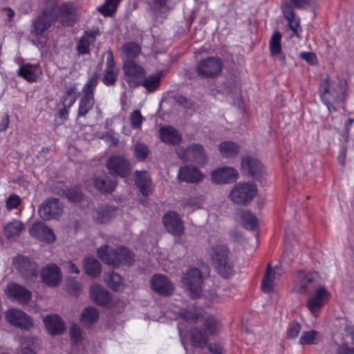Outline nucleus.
<instances>
[{
	"instance_id": "nucleus-12",
	"label": "nucleus",
	"mask_w": 354,
	"mask_h": 354,
	"mask_svg": "<svg viewBox=\"0 0 354 354\" xmlns=\"http://www.w3.org/2000/svg\"><path fill=\"white\" fill-rule=\"evenodd\" d=\"M318 278L316 272L298 271L293 290L297 293H306L317 281Z\"/></svg>"
},
{
	"instance_id": "nucleus-26",
	"label": "nucleus",
	"mask_w": 354,
	"mask_h": 354,
	"mask_svg": "<svg viewBox=\"0 0 354 354\" xmlns=\"http://www.w3.org/2000/svg\"><path fill=\"white\" fill-rule=\"evenodd\" d=\"M44 323L50 335H60L66 330L64 322L57 315H50L44 317Z\"/></svg>"
},
{
	"instance_id": "nucleus-48",
	"label": "nucleus",
	"mask_w": 354,
	"mask_h": 354,
	"mask_svg": "<svg viewBox=\"0 0 354 354\" xmlns=\"http://www.w3.org/2000/svg\"><path fill=\"white\" fill-rule=\"evenodd\" d=\"M122 49L123 53L129 59L137 57L140 53V46L134 42H130L124 44Z\"/></svg>"
},
{
	"instance_id": "nucleus-47",
	"label": "nucleus",
	"mask_w": 354,
	"mask_h": 354,
	"mask_svg": "<svg viewBox=\"0 0 354 354\" xmlns=\"http://www.w3.org/2000/svg\"><path fill=\"white\" fill-rule=\"evenodd\" d=\"M121 0H106L103 5L98 8L104 16L109 17L115 10Z\"/></svg>"
},
{
	"instance_id": "nucleus-63",
	"label": "nucleus",
	"mask_w": 354,
	"mask_h": 354,
	"mask_svg": "<svg viewBox=\"0 0 354 354\" xmlns=\"http://www.w3.org/2000/svg\"><path fill=\"white\" fill-rule=\"evenodd\" d=\"M66 269L70 273H74V274H79L80 270L76 266L75 263H73L72 261H68L65 263Z\"/></svg>"
},
{
	"instance_id": "nucleus-8",
	"label": "nucleus",
	"mask_w": 354,
	"mask_h": 354,
	"mask_svg": "<svg viewBox=\"0 0 354 354\" xmlns=\"http://www.w3.org/2000/svg\"><path fill=\"white\" fill-rule=\"evenodd\" d=\"M5 315L7 322L13 326L23 330H29L33 326L32 318L19 308H9L6 310Z\"/></svg>"
},
{
	"instance_id": "nucleus-16",
	"label": "nucleus",
	"mask_w": 354,
	"mask_h": 354,
	"mask_svg": "<svg viewBox=\"0 0 354 354\" xmlns=\"http://www.w3.org/2000/svg\"><path fill=\"white\" fill-rule=\"evenodd\" d=\"M6 292L10 298L21 304L28 303L32 297L30 291L16 283H9L7 286Z\"/></svg>"
},
{
	"instance_id": "nucleus-46",
	"label": "nucleus",
	"mask_w": 354,
	"mask_h": 354,
	"mask_svg": "<svg viewBox=\"0 0 354 354\" xmlns=\"http://www.w3.org/2000/svg\"><path fill=\"white\" fill-rule=\"evenodd\" d=\"M94 104V97L91 95H84L80 99L78 108V116L84 117L92 109Z\"/></svg>"
},
{
	"instance_id": "nucleus-44",
	"label": "nucleus",
	"mask_w": 354,
	"mask_h": 354,
	"mask_svg": "<svg viewBox=\"0 0 354 354\" xmlns=\"http://www.w3.org/2000/svg\"><path fill=\"white\" fill-rule=\"evenodd\" d=\"M322 340V335L316 330H308L302 333L299 344L301 345L317 344Z\"/></svg>"
},
{
	"instance_id": "nucleus-51",
	"label": "nucleus",
	"mask_w": 354,
	"mask_h": 354,
	"mask_svg": "<svg viewBox=\"0 0 354 354\" xmlns=\"http://www.w3.org/2000/svg\"><path fill=\"white\" fill-rule=\"evenodd\" d=\"M131 126L133 129H140L143 122V118L139 110H134L129 117Z\"/></svg>"
},
{
	"instance_id": "nucleus-2",
	"label": "nucleus",
	"mask_w": 354,
	"mask_h": 354,
	"mask_svg": "<svg viewBox=\"0 0 354 354\" xmlns=\"http://www.w3.org/2000/svg\"><path fill=\"white\" fill-rule=\"evenodd\" d=\"M99 258L106 264L118 268L120 264H131L133 255L125 248H113L108 245H102L97 250Z\"/></svg>"
},
{
	"instance_id": "nucleus-7",
	"label": "nucleus",
	"mask_w": 354,
	"mask_h": 354,
	"mask_svg": "<svg viewBox=\"0 0 354 354\" xmlns=\"http://www.w3.org/2000/svg\"><path fill=\"white\" fill-rule=\"evenodd\" d=\"M222 70V62L214 57L201 59L197 66V74L204 78L214 77L218 75Z\"/></svg>"
},
{
	"instance_id": "nucleus-14",
	"label": "nucleus",
	"mask_w": 354,
	"mask_h": 354,
	"mask_svg": "<svg viewBox=\"0 0 354 354\" xmlns=\"http://www.w3.org/2000/svg\"><path fill=\"white\" fill-rule=\"evenodd\" d=\"M63 211V206L56 198L46 200L39 208V214L44 220L57 218Z\"/></svg>"
},
{
	"instance_id": "nucleus-56",
	"label": "nucleus",
	"mask_w": 354,
	"mask_h": 354,
	"mask_svg": "<svg viewBox=\"0 0 354 354\" xmlns=\"http://www.w3.org/2000/svg\"><path fill=\"white\" fill-rule=\"evenodd\" d=\"M68 199L74 203H78L83 198V194L77 189H71L66 193Z\"/></svg>"
},
{
	"instance_id": "nucleus-17",
	"label": "nucleus",
	"mask_w": 354,
	"mask_h": 354,
	"mask_svg": "<svg viewBox=\"0 0 354 354\" xmlns=\"http://www.w3.org/2000/svg\"><path fill=\"white\" fill-rule=\"evenodd\" d=\"M42 281L50 287L59 285L62 279V272L55 264H48L43 268L41 272Z\"/></svg>"
},
{
	"instance_id": "nucleus-35",
	"label": "nucleus",
	"mask_w": 354,
	"mask_h": 354,
	"mask_svg": "<svg viewBox=\"0 0 354 354\" xmlns=\"http://www.w3.org/2000/svg\"><path fill=\"white\" fill-rule=\"evenodd\" d=\"M242 169L252 176H257L262 169L260 161L253 157H246L242 160Z\"/></svg>"
},
{
	"instance_id": "nucleus-57",
	"label": "nucleus",
	"mask_w": 354,
	"mask_h": 354,
	"mask_svg": "<svg viewBox=\"0 0 354 354\" xmlns=\"http://www.w3.org/2000/svg\"><path fill=\"white\" fill-rule=\"evenodd\" d=\"M301 330V325L300 324L297 322L291 323L287 329V336L290 338L293 339L297 337L298 334L299 333Z\"/></svg>"
},
{
	"instance_id": "nucleus-40",
	"label": "nucleus",
	"mask_w": 354,
	"mask_h": 354,
	"mask_svg": "<svg viewBox=\"0 0 354 354\" xmlns=\"http://www.w3.org/2000/svg\"><path fill=\"white\" fill-rule=\"evenodd\" d=\"M218 150L221 154L225 158L236 156L239 152V145L232 141H225L220 143Z\"/></svg>"
},
{
	"instance_id": "nucleus-32",
	"label": "nucleus",
	"mask_w": 354,
	"mask_h": 354,
	"mask_svg": "<svg viewBox=\"0 0 354 354\" xmlns=\"http://www.w3.org/2000/svg\"><path fill=\"white\" fill-rule=\"evenodd\" d=\"M99 319V312L95 307H86L82 311L80 321L84 327H90Z\"/></svg>"
},
{
	"instance_id": "nucleus-49",
	"label": "nucleus",
	"mask_w": 354,
	"mask_h": 354,
	"mask_svg": "<svg viewBox=\"0 0 354 354\" xmlns=\"http://www.w3.org/2000/svg\"><path fill=\"white\" fill-rule=\"evenodd\" d=\"M202 311L203 310L201 308L191 307L189 308L183 310L181 311V315L185 319L196 320L202 316Z\"/></svg>"
},
{
	"instance_id": "nucleus-41",
	"label": "nucleus",
	"mask_w": 354,
	"mask_h": 354,
	"mask_svg": "<svg viewBox=\"0 0 354 354\" xmlns=\"http://www.w3.org/2000/svg\"><path fill=\"white\" fill-rule=\"evenodd\" d=\"M95 41V34L94 32H86L81 37L77 49L80 54H86L89 52L90 45Z\"/></svg>"
},
{
	"instance_id": "nucleus-34",
	"label": "nucleus",
	"mask_w": 354,
	"mask_h": 354,
	"mask_svg": "<svg viewBox=\"0 0 354 354\" xmlns=\"http://www.w3.org/2000/svg\"><path fill=\"white\" fill-rule=\"evenodd\" d=\"M236 217L240 223L246 229L253 230L257 225L256 216L249 211H239Z\"/></svg>"
},
{
	"instance_id": "nucleus-45",
	"label": "nucleus",
	"mask_w": 354,
	"mask_h": 354,
	"mask_svg": "<svg viewBox=\"0 0 354 354\" xmlns=\"http://www.w3.org/2000/svg\"><path fill=\"white\" fill-rule=\"evenodd\" d=\"M104 281L111 289L115 291H120L124 288V280L117 273L111 272L105 274Z\"/></svg>"
},
{
	"instance_id": "nucleus-21",
	"label": "nucleus",
	"mask_w": 354,
	"mask_h": 354,
	"mask_svg": "<svg viewBox=\"0 0 354 354\" xmlns=\"http://www.w3.org/2000/svg\"><path fill=\"white\" fill-rule=\"evenodd\" d=\"M119 68L116 67L113 54L111 50L107 52L106 68L104 69L102 82L106 86L113 85L119 74Z\"/></svg>"
},
{
	"instance_id": "nucleus-6",
	"label": "nucleus",
	"mask_w": 354,
	"mask_h": 354,
	"mask_svg": "<svg viewBox=\"0 0 354 354\" xmlns=\"http://www.w3.org/2000/svg\"><path fill=\"white\" fill-rule=\"evenodd\" d=\"M179 158L185 161H189L204 165L207 162V155L204 147L200 144H192L186 149L179 148L176 150Z\"/></svg>"
},
{
	"instance_id": "nucleus-29",
	"label": "nucleus",
	"mask_w": 354,
	"mask_h": 354,
	"mask_svg": "<svg viewBox=\"0 0 354 354\" xmlns=\"http://www.w3.org/2000/svg\"><path fill=\"white\" fill-rule=\"evenodd\" d=\"M160 138L162 142L167 144L177 145L181 141V135L171 126H165L160 129Z\"/></svg>"
},
{
	"instance_id": "nucleus-39",
	"label": "nucleus",
	"mask_w": 354,
	"mask_h": 354,
	"mask_svg": "<svg viewBox=\"0 0 354 354\" xmlns=\"http://www.w3.org/2000/svg\"><path fill=\"white\" fill-rule=\"evenodd\" d=\"M83 266L86 274L91 277L98 276L102 272L100 262L93 257H86L84 259Z\"/></svg>"
},
{
	"instance_id": "nucleus-53",
	"label": "nucleus",
	"mask_w": 354,
	"mask_h": 354,
	"mask_svg": "<svg viewBox=\"0 0 354 354\" xmlns=\"http://www.w3.org/2000/svg\"><path fill=\"white\" fill-rule=\"evenodd\" d=\"M149 154L147 147L143 143H137L135 145L134 155L139 160H143Z\"/></svg>"
},
{
	"instance_id": "nucleus-25",
	"label": "nucleus",
	"mask_w": 354,
	"mask_h": 354,
	"mask_svg": "<svg viewBox=\"0 0 354 354\" xmlns=\"http://www.w3.org/2000/svg\"><path fill=\"white\" fill-rule=\"evenodd\" d=\"M281 272L276 268L274 270L271 269L270 265L268 266L264 277L261 283V288L264 292L269 293L274 290L276 280L281 276Z\"/></svg>"
},
{
	"instance_id": "nucleus-27",
	"label": "nucleus",
	"mask_w": 354,
	"mask_h": 354,
	"mask_svg": "<svg viewBox=\"0 0 354 354\" xmlns=\"http://www.w3.org/2000/svg\"><path fill=\"white\" fill-rule=\"evenodd\" d=\"M135 183L143 195L147 196L152 192L151 180L147 171H136L135 172Z\"/></svg>"
},
{
	"instance_id": "nucleus-60",
	"label": "nucleus",
	"mask_w": 354,
	"mask_h": 354,
	"mask_svg": "<svg viewBox=\"0 0 354 354\" xmlns=\"http://www.w3.org/2000/svg\"><path fill=\"white\" fill-rule=\"evenodd\" d=\"M290 28L292 31V36L299 37L298 32L300 30L299 28V20L296 17L292 19L288 20Z\"/></svg>"
},
{
	"instance_id": "nucleus-5",
	"label": "nucleus",
	"mask_w": 354,
	"mask_h": 354,
	"mask_svg": "<svg viewBox=\"0 0 354 354\" xmlns=\"http://www.w3.org/2000/svg\"><path fill=\"white\" fill-rule=\"evenodd\" d=\"M182 283L189 290L193 298H198L203 290V277L201 272L197 268L189 269L182 277Z\"/></svg>"
},
{
	"instance_id": "nucleus-31",
	"label": "nucleus",
	"mask_w": 354,
	"mask_h": 354,
	"mask_svg": "<svg viewBox=\"0 0 354 354\" xmlns=\"http://www.w3.org/2000/svg\"><path fill=\"white\" fill-rule=\"evenodd\" d=\"M281 38L282 35L279 32H274L270 38L269 48L271 55L283 62L285 57L281 51Z\"/></svg>"
},
{
	"instance_id": "nucleus-55",
	"label": "nucleus",
	"mask_w": 354,
	"mask_h": 354,
	"mask_svg": "<svg viewBox=\"0 0 354 354\" xmlns=\"http://www.w3.org/2000/svg\"><path fill=\"white\" fill-rule=\"evenodd\" d=\"M70 334L72 341L75 343L81 342L82 340V331L80 327L77 324H73L70 328Z\"/></svg>"
},
{
	"instance_id": "nucleus-64",
	"label": "nucleus",
	"mask_w": 354,
	"mask_h": 354,
	"mask_svg": "<svg viewBox=\"0 0 354 354\" xmlns=\"http://www.w3.org/2000/svg\"><path fill=\"white\" fill-rule=\"evenodd\" d=\"M310 0H291V3L295 5L296 8H301L304 6L308 4Z\"/></svg>"
},
{
	"instance_id": "nucleus-23",
	"label": "nucleus",
	"mask_w": 354,
	"mask_h": 354,
	"mask_svg": "<svg viewBox=\"0 0 354 354\" xmlns=\"http://www.w3.org/2000/svg\"><path fill=\"white\" fill-rule=\"evenodd\" d=\"M203 178L204 174L197 167L194 166L180 167L178 174L179 180L189 183L201 182Z\"/></svg>"
},
{
	"instance_id": "nucleus-1",
	"label": "nucleus",
	"mask_w": 354,
	"mask_h": 354,
	"mask_svg": "<svg viewBox=\"0 0 354 354\" xmlns=\"http://www.w3.org/2000/svg\"><path fill=\"white\" fill-rule=\"evenodd\" d=\"M206 253L221 276L227 278L233 274L234 263L227 245L210 238Z\"/></svg>"
},
{
	"instance_id": "nucleus-24",
	"label": "nucleus",
	"mask_w": 354,
	"mask_h": 354,
	"mask_svg": "<svg viewBox=\"0 0 354 354\" xmlns=\"http://www.w3.org/2000/svg\"><path fill=\"white\" fill-rule=\"evenodd\" d=\"M18 75L28 82H35L42 74L39 64H25L20 66Z\"/></svg>"
},
{
	"instance_id": "nucleus-42",
	"label": "nucleus",
	"mask_w": 354,
	"mask_h": 354,
	"mask_svg": "<svg viewBox=\"0 0 354 354\" xmlns=\"http://www.w3.org/2000/svg\"><path fill=\"white\" fill-rule=\"evenodd\" d=\"M319 92L320 96L323 101V102L326 105L329 111H335V108L332 106L330 102V97H328V94L330 93L329 89V77L327 76L324 78L320 84L319 86Z\"/></svg>"
},
{
	"instance_id": "nucleus-33",
	"label": "nucleus",
	"mask_w": 354,
	"mask_h": 354,
	"mask_svg": "<svg viewBox=\"0 0 354 354\" xmlns=\"http://www.w3.org/2000/svg\"><path fill=\"white\" fill-rule=\"evenodd\" d=\"M95 187L101 192L109 193L114 190L116 183L106 176H97L93 178Z\"/></svg>"
},
{
	"instance_id": "nucleus-38",
	"label": "nucleus",
	"mask_w": 354,
	"mask_h": 354,
	"mask_svg": "<svg viewBox=\"0 0 354 354\" xmlns=\"http://www.w3.org/2000/svg\"><path fill=\"white\" fill-rule=\"evenodd\" d=\"M329 89L328 96L330 95L335 100H342L346 91V82L344 80L332 83L329 82Z\"/></svg>"
},
{
	"instance_id": "nucleus-37",
	"label": "nucleus",
	"mask_w": 354,
	"mask_h": 354,
	"mask_svg": "<svg viewBox=\"0 0 354 354\" xmlns=\"http://www.w3.org/2000/svg\"><path fill=\"white\" fill-rule=\"evenodd\" d=\"M76 12V8L72 3H65L58 8L57 17L65 18L68 20L67 25H71L74 23Z\"/></svg>"
},
{
	"instance_id": "nucleus-20",
	"label": "nucleus",
	"mask_w": 354,
	"mask_h": 354,
	"mask_svg": "<svg viewBox=\"0 0 354 354\" xmlns=\"http://www.w3.org/2000/svg\"><path fill=\"white\" fill-rule=\"evenodd\" d=\"M56 19L54 13L49 14L48 10H44L42 14L33 21L32 34L36 36L42 35Z\"/></svg>"
},
{
	"instance_id": "nucleus-43",
	"label": "nucleus",
	"mask_w": 354,
	"mask_h": 354,
	"mask_svg": "<svg viewBox=\"0 0 354 354\" xmlns=\"http://www.w3.org/2000/svg\"><path fill=\"white\" fill-rule=\"evenodd\" d=\"M163 75L162 71H158L157 73L146 77L141 84L148 91H153L158 88L160 84V78Z\"/></svg>"
},
{
	"instance_id": "nucleus-54",
	"label": "nucleus",
	"mask_w": 354,
	"mask_h": 354,
	"mask_svg": "<svg viewBox=\"0 0 354 354\" xmlns=\"http://www.w3.org/2000/svg\"><path fill=\"white\" fill-rule=\"evenodd\" d=\"M202 204V199L198 196H189L185 198L183 201V205L186 207L198 209L201 207Z\"/></svg>"
},
{
	"instance_id": "nucleus-36",
	"label": "nucleus",
	"mask_w": 354,
	"mask_h": 354,
	"mask_svg": "<svg viewBox=\"0 0 354 354\" xmlns=\"http://www.w3.org/2000/svg\"><path fill=\"white\" fill-rule=\"evenodd\" d=\"M115 209L111 207H103L97 209L93 212V218L95 221L100 224L106 223L113 216Z\"/></svg>"
},
{
	"instance_id": "nucleus-19",
	"label": "nucleus",
	"mask_w": 354,
	"mask_h": 354,
	"mask_svg": "<svg viewBox=\"0 0 354 354\" xmlns=\"http://www.w3.org/2000/svg\"><path fill=\"white\" fill-rule=\"evenodd\" d=\"M31 236L41 241L53 243L55 241V235L53 230L42 222L35 223L29 228Z\"/></svg>"
},
{
	"instance_id": "nucleus-30",
	"label": "nucleus",
	"mask_w": 354,
	"mask_h": 354,
	"mask_svg": "<svg viewBox=\"0 0 354 354\" xmlns=\"http://www.w3.org/2000/svg\"><path fill=\"white\" fill-rule=\"evenodd\" d=\"M24 230V224L19 220L14 219L4 227V236L10 241L16 240Z\"/></svg>"
},
{
	"instance_id": "nucleus-28",
	"label": "nucleus",
	"mask_w": 354,
	"mask_h": 354,
	"mask_svg": "<svg viewBox=\"0 0 354 354\" xmlns=\"http://www.w3.org/2000/svg\"><path fill=\"white\" fill-rule=\"evenodd\" d=\"M90 295L91 299L100 305H105L111 300L109 292L99 284H93L91 286Z\"/></svg>"
},
{
	"instance_id": "nucleus-62",
	"label": "nucleus",
	"mask_w": 354,
	"mask_h": 354,
	"mask_svg": "<svg viewBox=\"0 0 354 354\" xmlns=\"http://www.w3.org/2000/svg\"><path fill=\"white\" fill-rule=\"evenodd\" d=\"M300 56L310 64H314L317 61L316 55L312 53H301Z\"/></svg>"
},
{
	"instance_id": "nucleus-4",
	"label": "nucleus",
	"mask_w": 354,
	"mask_h": 354,
	"mask_svg": "<svg viewBox=\"0 0 354 354\" xmlns=\"http://www.w3.org/2000/svg\"><path fill=\"white\" fill-rule=\"evenodd\" d=\"M220 328V324L214 317H209L205 322V331L202 329L194 328L191 332V340L194 347L202 348L207 344L210 335L216 333Z\"/></svg>"
},
{
	"instance_id": "nucleus-61",
	"label": "nucleus",
	"mask_w": 354,
	"mask_h": 354,
	"mask_svg": "<svg viewBox=\"0 0 354 354\" xmlns=\"http://www.w3.org/2000/svg\"><path fill=\"white\" fill-rule=\"evenodd\" d=\"M283 14L287 20L292 19L295 17V13L292 10V8L288 3L283 4L281 7Z\"/></svg>"
},
{
	"instance_id": "nucleus-22",
	"label": "nucleus",
	"mask_w": 354,
	"mask_h": 354,
	"mask_svg": "<svg viewBox=\"0 0 354 354\" xmlns=\"http://www.w3.org/2000/svg\"><path fill=\"white\" fill-rule=\"evenodd\" d=\"M13 264L19 272L24 277L37 275V264L26 257L22 255L17 256L13 259Z\"/></svg>"
},
{
	"instance_id": "nucleus-9",
	"label": "nucleus",
	"mask_w": 354,
	"mask_h": 354,
	"mask_svg": "<svg viewBox=\"0 0 354 354\" xmlns=\"http://www.w3.org/2000/svg\"><path fill=\"white\" fill-rule=\"evenodd\" d=\"M123 71L125 80L131 87H136L141 84V80L145 75V69L133 60L127 59L124 62Z\"/></svg>"
},
{
	"instance_id": "nucleus-11",
	"label": "nucleus",
	"mask_w": 354,
	"mask_h": 354,
	"mask_svg": "<svg viewBox=\"0 0 354 354\" xmlns=\"http://www.w3.org/2000/svg\"><path fill=\"white\" fill-rule=\"evenodd\" d=\"M330 292L323 286L318 288L307 299L306 307L316 316L330 298Z\"/></svg>"
},
{
	"instance_id": "nucleus-58",
	"label": "nucleus",
	"mask_w": 354,
	"mask_h": 354,
	"mask_svg": "<svg viewBox=\"0 0 354 354\" xmlns=\"http://www.w3.org/2000/svg\"><path fill=\"white\" fill-rule=\"evenodd\" d=\"M21 203L20 198L15 194L10 195L6 200V207L8 209H16Z\"/></svg>"
},
{
	"instance_id": "nucleus-13",
	"label": "nucleus",
	"mask_w": 354,
	"mask_h": 354,
	"mask_svg": "<svg viewBox=\"0 0 354 354\" xmlns=\"http://www.w3.org/2000/svg\"><path fill=\"white\" fill-rule=\"evenodd\" d=\"M162 222L167 231L171 234L180 236L185 232L182 219L175 212H169L162 218Z\"/></svg>"
},
{
	"instance_id": "nucleus-18",
	"label": "nucleus",
	"mask_w": 354,
	"mask_h": 354,
	"mask_svg": "<svg viewBox=\"0 0 354 354\" xmlns=\"http://www.w3.org/2000/svg\"><path fill=\"white\" fill-rule=\"evenodd\" d=\"M151 288L158 295L162 296L171 295L174 292V286L162 274H155L150 280Z\"/></svg>"
},
{
	"instance_id": "nucleus-10",
	"label": "nucleus",
	"mask_w": 354,
	"mask_h": 354,
	"mask_svg": "<svg viewBox=\"0 0 354 354\" xmlns=\"http://www.w3.org/2000/svg\"><path fill=\"white\" fill-rule=\"evenodd\" d=\"M106 165L111 174L123 178L128 176L132 169L129 161L119 155L111 156L108 159Z\"/></svg>"
},
{
	"instance_id": "nucleus-59",
	"label": "nucleus",
	"mask_w": 354,
	"mask_h": 354,
	"mask_svg": "<svg viewBox=\"0 0 354 354\" xmlns=\"http://www.w3.org/2000/svg\"><path fill=\"white\" fill-rule=\"evenodd\" d=\"M57 0H46L45 3V9L48 10V12L54 13L55 15V17H57Z\"/></svg>"
},
{
	"instance_id": "nucleus-50",
	"label": "nucleus",
	"mask_w": 354,
	"mask_h": 354,
	"mask_svg": "<svg viewBox=\"0 0 354 354\" xmlns=\"http://www.w3.org/2000/svg\"><path fill=\"white\" fill-rule=\"evenodd\" d=\"M97 84V75L94 74L88 80L85 84L83 88L84 95L93 96V92Z\"/></svg>"
},
{
	"instance_id": "nucleus-52",
	"label": "nucleus",
	"mask_w": 354,
	"mask_h": 354,
	"mask_svg": "<svg viewBox=\"0 0 354 354\" xmlns=\"http://www.w3.org/2000/svg\"><path fill=\"white\" fill-rule=\"evenodd\" d=\"M76 100V94L75 89H70L65 93L62 98V102L64 107L70 109Z\"/></svg>"
},
{
	"instance_id": "nucleus-3",
	"label": "nucleus",
	"mask_w": 354,
	"mask_h": 354,
	"mask_svg": "<svg viewBox=\"0 0 354 354\" xmlns=\"http://www.w3.org/2000/svg\"><path fill=\"white\" fill-rule=\"evenodd\" d=\"M257 194V188L252 183H239L232 188L229 198L234 203L246 205L255 197Z\"/></svg>"
},
{
	"instance_id": "nucleus-15",
	"label": "nucleus",
	"mask_w": 354,
	"mask_h": 354,
	"mask_svg": "<svg viewBox=\"0 0 354 354\" xmlns=\"http://www.w3.org/2000/svg\"><path fill=\"white\" fill-rule=\"evenodd\" d=\"M239 173L232 167L218 168L211 173L212 181L216 184L230 183L237 180Z\"/></svg>"
}]
</instances>
